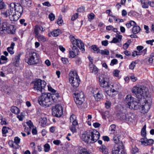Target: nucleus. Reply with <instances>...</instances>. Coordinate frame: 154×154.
<instances>
[{"label": "nucleus", "instance_id": "nucleus-16", "mask_svg": "<svg viewBox=\"0 0 154 154\" xmlns=\"http://www.w3.org/2000/svg\"><path fill=\"white\" fill-rule=\"evenodd\" d=\"M121 119L128 123L133 122L134 121V116L131 114H126L125 112L120 114Z\"/></svg>", "mask_w": 154, "mask_h": 154}, {"label": "nucleus", "instance_id": "nucleus-28", "mask_svg": "<svg viewBox=\"0 0 154 154\" xmlns=\"http://www.w3.org/2000/svg\"><path fill=\"white\" fill-rule=\"evenodd\" d=\"M20 55L18 54L16 56L14 59L13 60V64L16 66H17L19 63Z\"/></svg>", "mask_w": 154, "mask_h": 154}, {"label": "nucleus", "instance_id": "nucleus-59", "mask_svg": "<svg viewBox=\"0 0 154 154\" xmlns=\"http://www.w3.org/2000/svg\"><path fill=\"white\" fill-rule=\"evenodd\" d=\"M26 124L29 127L30 129H31L33 126L32 123L31 121H29L26 122Z\"/></svg>", "mask_w": 154, "mask_h": 154}, {"label": "nucleus", "instance_id": "nucleus-41", "mask_svg": "<svg viewBox=\"0 0 154 154\" xmlns=\"http://www.w3.org/2000/svg\"><path fill=\"white\" fill-rule=\"evenodd\" d=\"M44 151L45 152H48L50 149L51 146L48 143H46L44 146Z\"/></svg>", "mask_w": 154, "mask_h": 154}, {"label": "nucleus", "instance_id": "nucleus-45", "mask_svg": "<svg viewBox=\"0 0 154 154\" xmlns=\"http://www.w3.org/2000/svg\"><path fill=\"white\" fill-rule=\"evenodd\" d=\"M17 117L20 121H23L24 117V113L21 112L20 114L17 115Z\"/></svg>", "mask_w": 154, "mask_h": 154}, {"label": "nucleus", "instance_id": "nucleus-60", "mask_svg": "<svg viewBox=\"0 0 154 154\" xmlns=\"http://www.w3.org/2000/svg\"><path fill=\"white\" fill-rule=\"evenodd\" d=\"M105 107L107 109L109 108L111 105V103L109 101H106L105 103Z\"/></svg>", "mask_w": 154, "mask_h": 154}, {"label": "nucleus", "instance_id": "nucleus-11", "mask_svg": "<svg viewBox=\"0 0 154 154\" xmlns=\"http://www.w3.org/2000/svg\"><path fill=\"white\" fill-rule=\"evenodd\" d=\"M70 38L71 42L73 45V47H77L80 49L83 53L85 51V46L83 42L79 39L75 38L74 36L72 35L70 36Z\"/></svg>", "mask_w": 154, "mask_h": 154}, {"label": "nucleus", "instance_id": "nucleus-7", "mask_svg": "<svg viewBox=\"0 0 154 154\" xmlns=\"http://www.w3.org/2000/svg\"><path fill=\"white\" fill-rule=\"evenodd\" d=\"M69 82L71 85L74 88H76L79 86L80 79L76 71H71L70 72Z\"/></svg>", "mask_w": 154, "mask_h": 154}, {"label": "nucleus", "instance_id": "nucleus-27", "mask_svg": "<svg viewBox=\"0 0 154 154\" xmlns=\"http://www.w3.org/2000/svg\"><path fill=\"white\" fill-rule=\"evenodd\" d=\"M47 119L45 117L41 118L39 119V124L43 127H44L47 123Z\"/></svg>", "mask_w": 154, "mask_h": 154}, {"label": "nucleus", "instance_id": "nucleus-61", "mask_svg": "<svg viewBox=\"0 0 154 154\" xmlns=\"http://www.w3.org/2000/svg\"><path fill=\"white\" fill-rule=\"evenodd\" d=\"M53 143L55 145H58L61 143V142L60 140H54L53 141Z\"/></svg>", "mask_w": 154, "mask_h": 154}, {"label": "nucleus", "instance_id": "nucleus-29", "mask_svg": "<svg viewBox=\"0 0 154 154\" xmlns=\"http://www.w3.org/2000/svg\"><path fill=\"white\" fill-rule=\"evenodd\" d=\"M15 45V43L14 42H12L10 47H8L7 48L8 52L11 55H13L14 53L13 50Z\"/></svg>", "mask_w": 154, "mask_h": 154}, {"label": "nucleus", "instance_id": "nucleus-23", "mask_svg": "<svg viewBox=\"0 0 154 154\" xmlns=\"http://www.w3.org/2000/svg\"><path fill=\"white\" fill-rule=\"evenodd\" d=\"M61 33V32L60 30L57 29L54 30L50 33H49L48 35L49 37H51L52 35L53 37H56L58 36Z\"/></svg>", "mask_w": 154, "mask_h": 154}, {"label": "nucleus", "instance_id": "nucleus-47", "mask_svg": "<svg viewBox=\"0 0 154 154\" xmlns=\"http://www.w3.org/2000/svg\"><path fill=\"white\" fill-rule=\"evenodd\" d=\"M118 63V61L116 59H114L112 60L110 63V65L113 66L117 64Z\"/></svg>", "mask_w": 154, "mask_h": 154}, {"label": "nucleus", "instance_id": "nucleus-25", "mask_svg": "<svg viewBox=\"0 0 154 154\" xmlns=\"http://www.w3.org/2000/svg\"><path fill=\"white\" fill-rule=\"evenodd\" d=\"M78 154H91V153L86 149L82 147H79L77 152Z\"/></svg>", "mask_w": 154, "mask_h": 154}, {"label": "nucleus", "instance_id": "nucleus-40", "mask_svg": "<svg viewBox=\"0 0 154 154\" xmlns=\"http://www.w3.org/2000/svg\"><path fill=\"white\" fill-rule=\"evenodd\" d=\"M39 41H42V42H45L46 40V38L43 35H39L36 37Z\"/></svg>", "mask_w": 154, "mask_h": 154}, {"label": "nucleus", "instance_id": "nucleus-63", "mask_svg": "<svg viewBox=\"0 0 154 154\" xmlns=\"http://www.w3.org/2000/svg\"><path fill=\"white\" fill-rule=\"evenodd\" d=\"M45 63L47 66H49L51 65V62L48 59L46 60L45 61Z\"/></svg>", "mask_w": 154, "mask_h": 154}, {"label": "nucleus", "instance_id": "nucleus-14", "mask_svg": "<svg viewBox=\"0 0 154 154\" xmlns=\"http://www.w3.org/2000/svg\"><path fill=\"white\" fill-rule=\"evenodd\" d=\"M63 114V108L60 105H57L52 109V114L55 116L60 117Z\"/></svg>", "mask_w": 154, "mask_h": 154}, {"label": "nucleus", "instance_id": "nucleus-56", "mask_svg": "<svg viewBox=\"0 0 154 154\" xmlns=\"http://www.w3.org/2000/svg\"><path fill=\"white\" fill-rule=\"evenodd\" d=\"M8 128L7 127H3L2 129V133L5 134L8 132Z\"/></svg>", "mask_w": 154, "mask_h": 154}, {"label": "nucleus", "instance_id": "nucleus-31", "mask_svg": "<svg viewBox=\"0 0 154 154\" xmlns=\"http://www.w3.org/2000/svg\"><path fill=\"white\" fill-rule=\"evenodd\" d=\"M70 122H72L73 125H77L78 122L76 120V117L74 115H72L70 118Z\"/></svg>", "mask_w": 154, "mask_h": 154}, {"label": "nucleus", "instance_id": "nucleus-32", "mask_svg": "<svg viewBox=\"0 0 154 154\" xmlns=\"http://www.w3.org/2000/svg\"><path fill=\"white\" fill-rule=\"evenodd\" d=\"M100 112L103 119H106V117L109 118L110 116L109 112L108 111H100Z\"/></svg>", "mask_w": 154, "mask_h": 154}, {"label": "nucleus", "instance_id": "nucleus-57", "mask_svg": "<svg viewBox=\"0 0 154 154\" xmlns=\"http://www.w3.org/2000/svg\"><path fill=\"white\" fill-rule=\"evenodd\" d=\"M92 49L94 51H96L97 53V52L100 49L99 48L97 47V46L96 45H92L91 47Z\"/></svg>", "mask_w": 154, "mask_h": 154}, {"label": "nucleus", "instance_id": "nucleus-51", "mask_svg": "<svg viewBox=\"0 0 154 154\" xmlns=\"http://www.w3.org/2000/svg\"><path fill=\"white\" fill-rule=\"evenodd\" d=\"M3 0H0V10L4 9L6 5L4 2H2Z\"/></svg>", "mask_w": 154, "mask_h": 154}, {"label": "nucleus", "instance_id": "nucleus-62", "mask_svg": "<svg viewBox=\"0 0 154 154\" xmlns=\"http://www.w3.org/2000/svg\"><path fill=\"white\" fill-rule=\"evenodd\" d=\"M101 43L102 45L106 46L108 44V41L106 40L103 41H102Z\"/></svg>", "mask_w": 154, "mask_h": 154}, {"label": "nucleus", "instance_id": "nucleus-3", "mask_svg": "<svg viewBox=\"0 0 154 154\" xmlns=\"http://www.w3.org/2000/svg\"><path fill=\"white\" fill-rule=\"evenodd\" d=\"M132 92L135 94L137 98L142 100L150 95L149 94L148 88L143 86H136L133 87Z\"/></svg>", "mask_w": 154, "mask_h": 154}, {"label": "nucleus", "instance_id": "nucleus-36", "mask_svg": "<svg viewBox=\"0 0 154 154\" xmlns=\"http://www.w3.org/2000/svg\"><path fill=\"white\" fill-rule=\"evenodd\" d=\"M97 53H100L102 55H108L109 54V51L107 49L105 50H100Z\"/></svg>", "mask_w": 154, "mask_h": 154}, {"label": "nucleus", "instance_id": "nucleus-48", "mask_svg": "<svg viewBox=\"0 0 154 154\" xmlns=\"http://www.w3.org/2000/svg\"><path fill=\"white\" fill-rule=\"evenodd\" d=\"M48 91H50L51 92L53 93H55L54 94H58L59 95V94L57 93H56V91L54 90V89H53L51 86L50 85H48Z\"/></svg>", "mask_w": 154, "mask_h": 154}, {"label": "nucleus", "instance_id": "nucleus-17", "mask_svg": "<svg viewBox=\"0 0 154 154\" xmlns=\"http://www.w3.org/2000/svg\"><path fill=\"white\" fill-rule=\"evenodd\" d=\"M112 154H126L123 145H118L113 148Z\"/></svg>", "mask_w": 154, "mask_h": 154}, {"label": "nucleus", "instance_id": "nucleus-12", "mask_svg": "<svg viewBox=\"0 0 154 154\" xmlns=\"http://www.w3.org/2000/svg\"><path fill=\"white\" fill-rule=\"evenodd\" d=\"M46 83L44 80L38 79L34 83L33 88L37 91L42 93V91L46 85Z\"/></svg>", "mask_w": 154, "mask_h": 154}, {"label": "nucleus", "instance_id": "nucleus-50", "mask_svg": "<svg viewBox=\"0 0 154 154\" xmlns=\"http://www.w3.org/2000/svg\"><path fill=\"white\" fill-rule=\"evenodd\" d=\"M136 65L135 63L134 62H132L129 66V68L131 69H133Z\"/></svg>", "mask_w": 154, "mask_h": 154}, {"label": "nucleus", "instance_id": "nucleus-39", "mask_svg": "<svg viewBox=\"0 0 154 154\" xmlns=\"http://www.w3.org/2000/svg\"><path fill=\"white\" fill-rule=\"evenodd\" d=\"M146 126L145 125L141 131V135L143 137H146Z\"/></svg>", "mask_w": 154, "mask_h": 154}, {"label": "nucleus", "instance_id": "nucleus-21", "mask_svg": "<svg viewBox=\"0 0 154 154\" xmlns=\"http://www.w3.org/2000/svg\"><path fill=\"white\" fill-rule=\"evenodd\" d=\"M79 51L78 49L75 46L73 47L72 51L69 52V57L75 58L79 55Z\"/></svg>", "mask_w": 154, "mask_h": 154}, {"label": "nucleus", "instance_id": "nucleus-5", "mask_svg": "<svg viewBox=\"0 0 154 154\" xmlns=\"http://www.w3.org/2000/svg\"><path fill=\"white\" fill-rule=\"evenodd\" d=\"M124 103L126 107L130 109H137L138 108V102L131 95H127L124 99Z\"/></svg>", "mask_w": 154, "mask_h": 154}, {"label": "nucleus", "instance_id": "nucleus-2", "mask_svg": "<svg viewBox=\"0 0 154 154\" xmlns=\"http://www.w3.org/2000/svg\"><path fill=\"white\" fill-rule=\"evenodd\" d=\"M58 94L43 93L38 99L39 104L44 107H48L57 101L59 97Z\"/></svg>", "mask_w": 154, "mask_h": 154}, {"label": "nucleus", "instance_id": "nucleus-15", "mask_svg": "<svg viewBox=\"0 0 154 154\" xmlns=\"http://www.w3.org/2000/svg\"><path fill=\"white\" fill-rule=\"evenodd\" d=\"M75 102L76 104L79 105L82 104L85 100L84 95L82 91L76 92L75 93Z\"/></svg>", "mask_w": 154, "mask_h": 154}, {"label": "nucleus", "instance_id": "nucleus-6", "mask_svg": "<svg viewBox=\"0 0 154 154\" xmlns=\"http://www.w3.org/2000/svg\"><path fill=\"white\" fill-rule=\"evenodd\" d=\"M143 100L144 103L140 106V109L141 112L144 114L147 113L151 108L152 98L150 95H149L148 97L145 98Z\"/></svg>", "mask_w": 154, "mask_h": 154}, {"label": "nucleus", "instance_id": "nucleus-33", "mask_svg": "<svg viewBox=\"0 0 154 154\" xmlns=\"http://www.w3.org/2000/svg\"><path fill=\"white\" fill-rule=\"evenodd\" d=\"M99 150L103 154H105L108 152V150L104 145H101L99 148Z\"/></svg>", "mask_w": 154, "mask_h": 154}, {"label": "nucleus", "instance_id": "nucleus-20", "mask_svg": "<svg viewBox=\"0 0 154 154\" xmlns=\"http://www.w3.org/2000/svg\"><path fill=\"white\" fill-rule=\"evenodd\" d=\"M90 135V131L88 132H85L82 135L81 139L82 141L86 143H92Z\"/></svg>", "mask_w": 154, "mask_h": 154}, {"label": "nucleus", "instance_id": "nucleus-37", "mask_svg": "<svg viewBox=\"0 0 154 154\" xmlns=\"http://www.w3.org/2000/svg\"><path fill=\"white\" fill-rule=\"evenodd\" d=\"M39 26L36 25L35 26L34 29V33L35 34L36 37L40 35L39 33Z\"/></svg>", "mask_w": 154, "mask_h": 154}, {"label": "nucleus", "instance_id": "nucleus-22", "mask_svg": "<svg viewBox=\"0 0 154 154\" xmlns=\"http://www.w3.org/2000/svg\"><path fill=\"white\" fill-rule=\"evenodd\" d=\"M93 93L95 99L97 100H99L101 98V91L99 90H98L97 88L94 89Z\"/></svg>", "mask_w": 154, "mask_h": 154}, {"label": "nucleus", "instance_id": "nucleus-13", "mask_svg": "<svg viewBox=\"0 0 154 154\" xmlns=\"http://www.w3.org/2000/svg\"><path fill=\"white\" fill-rule=\"evenodd\" d=\"M99 80L101 87L104 88L106 91L109 90L111 84L108 78L100 76L99 78Z\"/></svg>", "mask_w": 154, "mask_h": 154}, {"label": "nucleus", "instance_id": "nucleus-43", "mask_svg": "<svg viewBox=\"0 0 154 154\" xmlns=\"http://www.w3.org/2000/svg\"><path fill=\"white\" fill-rule=\"evenodd\" d=\"M77 125H72L69 127V129L74 134L76 132L75 126Z\"/></svg>", "mask_w": 154, "mask_h": 154}, {"label": "nucleus", "instance_id": "nucleus-55", "mask_svg": "<svg viewBox=\"0 0 154 154\" xmlns=\"http://www.w3.org/2000/svg\"><path fill=\"white\" fill-rule=\"evenodd\" d=\"M49 18L51 21L54 20L55 18V16L53 13H51L49 15Z\"/></svg>", "mask_w": 154, "mask_h": 154}, {"label": "nucleus", "instance_id": "nucleus-26", "mask_svg": "<svg viewBox=\"0 0 154 154\" xmlns=\"http://www.w3.org/2000/svg\"><path fill=\"white\" fill-rule=\"evenodd\" d=\"M122 38V35H118L116 36V37H114L113 38L110 42L111 43H114L115 44L120 43L121 41Z\"/></svg>", "mask_w": 154, "mask_h": 154}, {"label": "nucleus", "instance_id": "nucleus-64", "mask_svg": "<svg viewBox=\"0 0 154 154\" xmlns=\"http://www.w3.org/2000/svg\"><path fill=\"white\" fill-rule=\"evenodd\" d=\"M154 42V40L152 39V40H149L146 41V43L148 44H149L151 45H152L153 42Z\"/></svg>", "mask_w": 154, "mask_h": 154}, {"label": "nucleus", "instance_id": "nucleus-49", "mask_svg": "<svg viewBox=\"0 0 154 154\" xmlns=\"http://www.w3.org/2000/svg\"><path fill=\"white\" fill-rule=\"evenodd\" d=\"M20 138L18 137H14V142L17 145V146H18V144L20 143Z\"/></svg>", "mask_w": 154, "mask_h": 154}, {"label": "nucleus", "instance_id": "nucleus-52", "mask_svg": "<svg viewBox=\"0 0 154 154\" xmlns=\"http://www.w3.org/2000/svg\"><path fill=\"white\" fill-rule=\"evenodd\" d=\"M61 60L64 64H66L69 62L68 59L66 58L62 57L61 59Z\"/></svg>", "mask_w": 154, "mask_h": 154}, {"label": "nucleus", "instance_id": "nucleus-35", "mask_svg": "<svg viewBox=\"0 0 154 154\" xmlns=\"http://www.w3.org/2000/svg\"><path fill=\"white\" fill-rule=\"evenodd\" d=\"M11 111L12 113L16 114L20 112V110L19 108L15 106L11 107Z\"/></svg>", "mask_w": 154, "mask_h": 154}, {"label": "nucleus", "instance_id": "nucleus-24", "mask_svg": "<svg viewBox=\"0 0 154 154\" xmlns=\"http://www.w3.org/2000/svg\"><path fill=\"white\" fill-rule=\"evenodd\" d=\"M89 69L91 72L95 74H97L98 71V69L93 63L89 64Z\"/></svg>", "mask_w": 154, "mask_h": 154}, {"label": "nucleus", "instance_id": "nucleus-18", "mask_svg": "<svg viewBox=\"0 0 154 154\" xmlns=\"http://www.w3.org/2000/svg\"><path fill=\"white\" fill-rule=\"evenodd\" d=\"M140 142L142 145L144 146H151L154 143V140L152 139H147L146 137H143L140 140Z\"/></svg>", "mask_w": 154, "mask_h": 154}, {"label": "nucleus", "instance_id": "nucleus-8", "mask_svg": "<svg viewBox=\"0 0 154 154\" xmlns=\"http://www.w3.org/2000/svg\"><path fill=\"white\" fill-rule=\"evenodd\" d=\"M109 132L110 134H113V140L115 143L116 144L118 143L119 141V139L121 133L120 130H116L115 125L112 124L110 126Z\"/></svg>", "mask_w": 154, "mask_h": 154}, {"label": "nucleus", "instance_id": "nucleus-4", "mask_svg": "<svg viewBox=\"0 0 154 154\" xmlns=\"http://www.w3.org/2000/svg\"><path fill=\"white\" fill-rule=\"evenodd\" d=\"M39 60V57L36 52L30 50L26 53L25 61L29 65L36 64L38 63Z\"/></svg>", "mask_w": 154, "mask_h": 154}, {"label": "nucleus", "instance_id": "nucleus-1", "mask_svg": "<svg viewBox=\"0 0 154 154\" xmlns=\"http://www.w3.org/2000/svg\"><path fill=\"white\" fill-rule=\"evenodd\" d=\"M22 7L18 3H11L9 9L2 12V16L4 17H9L11 21H16L20 17L23 12Z\"/></svg>", "mask_w": 154, "mask_h": 154}, {"label": "nucleus", "instance_id": "nucleus-10", "mask_svg": "<svg viewBox=\"0 0 154 154\" xmlns=\"http://www.w3.org/2000/svg\"><path fill=\"white\" fill-rule=\"evenodd\" d=\"M120 88V85L118 83L111 84L109 90L106 91V93L109 96L112 97L113 94L116 95L118 93Z\"/></svg>", "mask_w": 154, "mask_h": 154}, {"label": "nucleus", "instance_id": "nucleus-42", "mask_svg": "<svg viewBox=\"0 0 154 154\" xmlns=\"http://www.w3.org/2000/svg\"><path fill=\"white\" fill-rule=\"evenodd\" d=\"M23 2L26 6L30 7L32 4V2L30 0H24Z\"/></svg>", "mask_w": 154, "mask_h": 154}, {"label": "nucleus", "instance_id": "nucleus-58", "mask_svg": "<svg viewBox=\"0 0 154 154\" xmlns=\"http://www.w3.org/2000/svg\"><path fill=\"white\" fill-rule=\"evenodd\" d=\"M141 54V53L140 52L134 51L133 52L132 55L133 57H135L137 55H140Z\"/></svg>", "mask_w": 154, "mask_h": 154}, {"label": "nucleus", "instance_id": "nucleus-34", "mask_svg": "<svg viewBox=\"0 0 154 154\" xmlns=\"http://www.w3.org/2000/svg\"><path fill=\"white\" fill-rule=\"evenodd\" d=\"M140 27L136 25L133 26V27L132 29V32L134 34H136L138 33L140 31Z\"/></svg>", "mask_w": 154, "mask_h": 154}, {"label": "nucleus", "instance_id": "nucleus-53", "mask_svg": "<svg viewBox=\"0 0 154 154\" xmlns=\"http://www.w3.org/2000/svg\"><path fill=\"white\" fill-rule=\"evenodd\" d=\"M95 15L93 13H91L88 15V17L89 20H92L94 18Z\"/></svg>", "mask_w": 154, "mask_h": 154}, {"label": "nucleus", "instance_id": "nucleus-19", "mask_svg": "<svg viewBox=\"0 0 154 154\" xmlns=\"http://www.w3.org/2000/svg\"><path fill=\"white\" fill-rule=\"evenodd\" d=\"M89 131L92 143H93L99 139L100 136V133L95 129L91 130Z\"/></svg>", "mask_w": 154, "mask_h": 154}, {"label": "nucleus", "instance_id": "nucleus-9", "mask_svg": "<svg viewBox=\"0 0 154 154\" xmlns=\"http://www.w3.org/2000/svg\"><path fill=\"white\" fill-rule=\"evenodd\" d=\"M1 31H3L4 33L14 34L15 32V29L13 26L7 22H4L0 25V32Z\"/></svg>", "mask_w": 154, "mask_h": 154}, {"label": "nucleus", "instance_id": "nucleus-38", "mask_svg": "<svg viewBox=\"0 0 154 154\" xmlns=\"http://www.w3.org/2000/svg\"><path fill=\"white\" fill-rule=\"evenodd\" d=\"M136 25V24L134 21L130 20L129 23L126 24V25L127 28H129L131 26H133Z\"/></svg>", "mask_w": 154, "mask_h": 154}, {"label": "nucleus", "instance_id": "nucleus-54", "mask_svg": "<svg viewBox=\"0 0 154 154\" xmlns=\"http://www.w3.org/2000/svg\"><path fill=\"white\" fill-rule=\"evenodd\" d=\"M119 71L118 70H115L113 72V76L115 77H118L119 72Z\"/></svg>", "mask_w": 154, "mask_h": 154}, {"label": "nucleus", "instance_id": "nucleus-46", "mask_svg": "<svg viewBox=\"0 0 154 154\" xmlns=\"http://www.w3.org/2000/svg\"><path fill=\"white\" fill-rule=\"evenodd\" d=\"M8 144L10 147L13 148L14 149H17L18 148V146H16L14 145V143L12 141H9L8 142Z\"/></svg>", "mask_w": 154, "mask_h": 154}, {"label": "nucleus", "instance_id": "nucleus-30", "mask_svg": "<svg viewBox=\"0 0 154 154\" xmlns=\"http://www.w3.org/2000/svg\"><path fill=\"white\" fill-rule=\"evenodd\" d=\"M142 7L144 8H147L149 7L148 0H140Z\"/></svg>", "mask_w": 154, "mask_h": 154}, {"label": "nucleus", "instance_id": "nucleus-44", "mask_svg": "<svg viewBox=\"0 0 154 154\" xmlns=\"http://www.w3.org/2000/svg\"><path fill=\"white\" fill-rule=\"evenodd\" d=\"M138 152V149L135 146L132 148L131 150V152L133 154H134Z\"/></svg>", "mask_w": 154, "mask_h": 154}]
</instances>
